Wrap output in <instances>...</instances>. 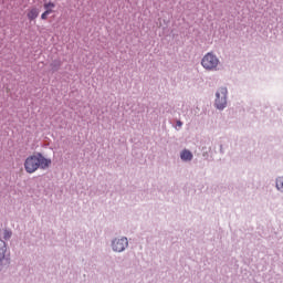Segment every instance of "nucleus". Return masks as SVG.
<instances>
[{"label":"nucleus","instance_id":"nucleus-1","mask_svg":"<svg viewBox=\"0 0 283 283\" xmlns=\"http://www.w3.org/2000/svg\"><path fill=\"white\" fill-rule=\"evenodd\" d=\"M52 165V159L45 158L43 154L35 153L24 160V169L27 174H34L39 169H50Z\"/></svg>","mask_w":283,"mask_h":283},{"label":"nucleus","instance_id":"nucleus-2","mask_svg":"<svg viewBox=\"0 0 283 283\" xmlns=\"http://www.w3.org/2000/svg\"><path fill=\"white\" fill-rule=\"evenodd\" d=\"M220 65V59L213 52H208L201 59V66L207 72H218V67Z\"/></svg>","mask_w":283,"mask_h":283},{"label":"nucleus","instance_id":"nucleus-3","mask_svg":"<svg viewBox=\"0 0 283 283\" xmlns=\"http://www.w3.org/2000/svg\"><path fill=\"white\" fill-rule=\"evenodd\" d=\"M214 105L217 109H224V107H227V88L226 87H221L217 91Z\"/></svg>","mask_w":283,"mask_h":283},{"label":"nucleus","instance_id":"nucleus-4","mask_svg":"<svg viewBox=\"0 0 283 283\" xmlns=\"http://www.w3.org/2000/svg\"><path fill=\"white\" fill-rule=\"evenodd\" d=\"M128 245H129V241H127V238L115 239L113 241V251H117V253H122V251H125V249H127Z\"/></svg>","mask_w":283,"mask_h":283},{"label":"nucleus","instance_id":"nucleus-5","mask_svg":"<svg viewBox=\"0 0 283 283\" xmlns=\"http://www.w3.org/2000/svg\"><path fill=\"white\" fill-rule=\"evenodd\" d=\"M43 8H44V12L41 14V20L48 21V17L54 13V8H56V3L52 1H48L43 3Z\"/></svg>","mask_w":283,"mask_h":283},{"label":"nucleus","instance_id":"nucleus-6","mask_svg":"<svg viewBox=\"0 0 283 283\" xmlns=\"http://www.w3.org/2000/svg\"><path fill=\"white\" fill-rule=\"evenodd\" d=\"M40 12H41V11L39 10V8H36V7H31V8H29L28 11H27V19H28L29 21H35V19L39 18Z\"/></svg>","mask_w":283,"mask_h":283},{"label":"nucleus","instance_id":"nucleus-7","mask_svg":"<svg viewBox=\"0 0 283 283\" xmlns=\"http://www.w3.org/2000/svg\"><path fill=\"white\" fill-rule=\"evenodd\" d=\"M7 251H8V248L6 247V241L0 239V264H2L3 260H6Z\"/></svg>","mask_w":283,"mask_h":283},{"label":"nucleus","instance_id":"nucleus-8","mask_svg":"<svg viewBox=\"0 0 283 283\" xmlns=\"http://www.w3.org/2000/svg\"><path fill=\"white\" fill-rule=\"evenodd\" d=\"M181 160H192L193 159V154H191L189 150L185 149L180 154Z\"/></svg>","mask_w":283,"mask_h":283},{"label":"nucleus","instance_id":"nucleus-9","mask_svg":"<svg viewBox=\"0 0 283 283\" xmlns=\"http://www.w3.org/2000/svg\"><path fill=\"white\" fill-rule=\"evenodd\" d=\"M276 189L283 191V176L276 179Z\"/></svg>","mask_w":283,"mask_h":283},{"label":"nucleus","instance_id":"nucleus-10","mask_svg":"<svg viewBox=\"0 0 283 283\" xmlns=\"http://www.w3.org/2000/svg\"><path fill=\"white\" fill-rule=\"evenodd\" d=\"M12 238V231L4 230L3 232V239L4 240H10Z\"/></svg>","mask_w":283,"mask_h":283},{"label":"nucleus","instance_id":"nucleus-11","mask_svg":"<svg viewBox=\"0 0 283 283\" xmlns=\"http://www.w3.org/2000/svg\"><path fill=\"white\" fill-rule=\"evenodd\" d=\"M177 126H178V127H182V122L178 120V122H177Z\"/></svg>","mask_w":283,"mask_h":283}]
</instances>
